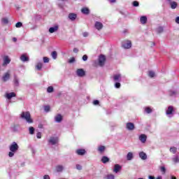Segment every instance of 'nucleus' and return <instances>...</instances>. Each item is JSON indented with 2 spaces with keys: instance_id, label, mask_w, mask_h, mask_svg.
Returning <instances> with one entry per match:
<instances>
[{
  "instance_id": "53",
  "label": "nucleus",
  "mask_w": 179,
  "mask_h": 179,
  "mask_svg": "<svg viewBox=\"0 0 179 179\" xmlns=\"http://www.w3.org/2000/svg\"><path fill=\"white\" fill-rule=\"evenodd\" d=\"M83 37H87V36H89V33H87V32H83Z\"/></svg>"
},
{
  "instance_id": "22",
  "label": "nucleus",
  "mask_w": 179,
  "mask_h": 179,
  "mask_svg": "<svg viewBox=\"0 0 179 179\" xmlns=\"http://www.w3.org/2000/svg\"><path fill=\"white\" fill-rule=\"evenodd\" d=\"M101 162L103 163V164H106V163H108L110 162V158L108 157L103 156L101 158Z\"/></svg>"
},
{
  "instance_id": "62",
  "label": "nucleus",
  "mask_w": 179,
  "mask_h": 179,
  "mask_svg": "<svg viewBox=\"0 0 179 179\" xmlns=\"http://www.w3.org/2000/svg\"><path fill=\"white\" fill-rule=\"evenodd\" d=\"M13 41H17V39L16 38H13Z\"/></svg>"
},
{
  "instance_id": "37",
  "label": "nucleus",
  "mask_w": 179,
  "mask_h": 179,
  "mask_svg": "<svg viewBox=\"0 0 179 179\" xmlns=\"http://www.w3.org/2000/svg\"><path fill=\"white\" fill-rule=\"evenodd\" d=\"M47 92L48 93H52L54 92V87H52V86L48 87L47 89Z\"/></svg>"
},
{
  "instance_id": "7",
  "label": "nucleus",
  "mask_w": 179,
  "mask_h": 179,
  "mask_svg": "<svg viewBox=\"0 0 179 179\" xmlns=\"http://www.w3.org/2000/svg\"><path fill=\"white\" fill-rule=\"evenodd\" d=\"M3 66H6L8 64H10V59H9L8 56H4L3 58Z\"/></svg>"
},
{
  "instance_id": "60",
  "label": "nucleus",
  "mask_w": 179,
  "mask_h": 179,
  "mask_svg": "<svg viewBox=\"0 0 179 179\" xmlns=\"http://www.w3.org/2000/svg\"><path fill=\"white\" fill-rule=\"evenodd\" d=\"M110 2H111L112 3H114V2H115V0H110Z\"/></svg>"
},
{
  "instance_id": "12",
  "label": "nucleus",
  "mask_w": 179,
  "mask_h": 179,
  "mask_svg": "<svg viewBox=\"0 0 179 179\" xmlns=\"http://www.w3.org/2000/svg\"><path fill=\"white\" fill-rule=\"evenodd\" d=\"M138 155L141 160H146L148 159V155L143 152H139Z\"/></svg>"
},
{
  "instance_id": "23",
  "label": "nucleus",
  "mask_w": 179,
  "mask_h": 179,
  "mask_svg": "<svg viewBox=\"0 0 179 179\" xmlns=\"http://www.w3.org/2000/svg\"><path fill=\"white\" fill-rule=\"evenodd\" d=\"M134 159V153L129 152L127 155V160H132Z\"/></svg>"
},
{
  "instance_id": "44",
  "label": "nucleus",
  "mask_w": 179,
  "mask_h": 179,
  "mask_svg": "<svg viewBox=\"0 0 179 179\" xmlns=\"http://www.w3.org/2000/svg\"><path fill=\"white\" fill-rule=\"evenodd\" d=\"M148 75L150 78H155V73L153 71H149Z\"/></svg>"
},
{
  "instance_id": "40",
  "label": "nucleus",
  "mask_w": 179,
  "mask_h": 179,
  "mask_svg": "<svg viewBox=\"0 0 179 179\" xmlns=\"http://www.w3.org/2000/svg\"><path fill=\"white\" fill-rule=\"evenodd\" d=\"M22 26H23V24L20 22H17L15 24V27H17V28L22 27Z\"/></svg>"
},
{
  "instance_id": "9",
  "label": "nucleus",
  "mask_w": 179,
  "mask_h": 179,
  "mask_svg": "<svg viewBox=\"0 0 179 179\" xmlns=\"http://www.w3.org/2000/svg\"><path fill=\"white\" fill-rule=\"evenodd\" d=\"M48 142L51 143V145H57V143H58V138L57 137H50Z\"/></svg>"
},
{
  "instance_id": "48",
  "label": "nucleus",
  "mask_w": 179,
  "mask_h": 179,
  "mask_svg": "<svg viewBox=\"0 0 179 179\" xmlns=\"http://www.w3.org/2000/svg\"><path fill=\"white\" fill-rule=\"evenodd\" d=\"M133 6H139V2H138L137 1H134Z\"/></svg>"
},
{
  "instance_id": "18",
  "label": "nucleus",
  "mask_w": 179,
  "mask_h": 179,
  "mask_svg": "<svg viewBox=\"0 0 179 179\" xmlns=\"http://www.w3.org/2000/svg\"><path fill=\"white\" fill-rule=\"evenodd\" d=\"M76 153H77V155H78L79 156H83V155L86 153V150L83 149H79L76 151Z\"/></svg>"
},
{
  "instance_id": "54",
  "label": "nucleus",
  "mask_w": 179,
  "mask_h": 179,
  "mask_svg": "<svg viewBox=\"0 0 179 179\" xmlns=\"http://www.w3.org/2000/svg\"><path fill=\"white\" fill-rule=\"evenodd\" d=\"M73 52H75L76 54H77V52H79V50L77 48H73Z\"/></svg>"
},
{
  "instance_id": "4",
  "label": "nucleus",
  "mask_w": 179,
  "mask_h": 179,
  "mask_svg": "<svg viewBox=\"0 0 179 179\" xmlns=\"http://www.w3.org/2000/svg\"><path fill=\"white\" fill-rule=\"evenodd\" d=\"M106 63V56L101 55L99 57V66H103Z\"/></svg>"
},
{
  "instance_id": "11",
  "label": "nucleus",
  "mask_w": 179,
  "mask_h": 179,
  "mask_svg": "<svg viewBox=\"0 0 179 179\" xmlns=\"http://www.w3.org/2000/svg\"><path fill=\"white\" fill-rule=\"evenodd\" d=\"M20 60H21L22 62H28V61H29V57H27V55L24 54V55H21V57H20Z\"/></svg>"
},
{
  "instance_id": "27",
  "label": "nucleus",
  "mask_w": 179,
  "mask_h": 179,
  "mask_svg": "<svg viewBox=\"0 0 179 179\" xmlns=\"http://www.w3.org/2000/svg\"><path fill=\"white\" fill-rule=\"evenodd\" d=\"M156 31L158 33V34H160V33H163V31H164V28H163V27H158Z\"/></svg>"
},
{
  "instance_id": "8",
  "label": "nucleus",
  "mask_w": 179,
  "mask_h": 179,
  "mask_svg": "<svg viewBox=\"0 0 179 179\" xmlns=\"http://www.w3.org/2000/svg\"><path fill=\"white\" fill-rule=\"evenodd\" d=\"M126 128L129 130V131H134L135 129V125L134 124V123L132 122H128L126 124Z\"/></svg>"
},
{
  "instance_id": "41",
  "label": "nucleus",
  "mask_w": 179,
  "mask_h": 179,
  "mask_svg": "<svg viewBox=\"0 0 179 179\" xmlns=\"http://www.w3.org/2000/svg\"><path fill=\"white\" fill-rule=\"evenodd\" d=\"M43 62L45 64H47V63L50 62V59L48 57H43Z\"/></svg>"
},
{
  "instance_id": "10",
  "label": "nucleus",
  "mask_w": 179,
  "mask_h": 179,
  "mask_svg": "<svg viewBox=\"0 0 179 179\" xmlns=\"http://www.w3.org/2000/svg\"><path fill=\"white\" fill-rule=\"evenodd\" d=\"M94 26L96 30H101L103 29V23L100 22H96Z\"/></svg>"
},
{
  "instance_id": "21",
  "label": "nucleus",
  "mask_w": 179,
  "mask_h": 179,
  "mask_svg": "<svg viewBox=\"0 0 179 179\" xmlns=\"http://www.w3.org/2000/svg\"><path fill=\"white\" fill-rule=\"evenodd\" d=\"M140 22L142 24H146V22H148V17H146V16H142L140 18Z\"/></svg>"
},
{
  "instance_id": "14",
  "label": "nucleus",
  "mask_w": 179,
  "mask_h": 179,
  "mask_svg": "<svg viewBox=\"0 0 179 179\" xmlns=\"http://www.w3.org/2000/svg\"><path fill=\"white\" fill-rule=\"evenodd\" d=\"M173 111H174L173 106H169L166 112V115H171V114H173Z\"/></svg>"
},
{
  "instance_id": "51",
  "label": "nucleus",
  "mask_w": 179,
  "mask_h": 179,
  "mask_svg": "<svg viewBox=\"0 0 179 179\" xmlns=\"http://www.w3.org/2000/svg\"><path fill=\"white\" fill-rule=\"evenodd\" d=\"M100 102L99 101V100H94L93 101V104L94 106H98V104Z\"/></svg>"
},
{
  "instance_id": "46",
  "label": "nucleus",
  "mask_w": 179,
  "mask_h": 179,
  "mask_svg": "<svg viewBox=\"0 0 179 179\" xmlns=\"http://www.w3.org/2000/svg\"><path fill=\"white\" fill-rule=\"evenodd\" d=\"M12 131H13V132H17V126L14 125V126L12 127Z\"/></svg>"
},
{
  "instance_id": "31",
  "label": "nucleus",
  "mask_w": 179,
  "mask_h": 179,
  "mask_svg": "<svg viewBox=\"0 0 179 179\" xmlns=\"http://www.w3.org/2000/svg\"><path fill=\"white\" fill-rule=\"evenodd\" d=\"M52 58L53 59H57V57H58V54L57 53V51H53L51 54Z\"/></svg>"
},
{
  "instance_id": "32",
  "label": "nucleus",
  "mask_w": 179,
  "mask_h": 179,
  "mask_svg": "<svg viewBox=\"0 0 179 179\" xmlns=\"http://www.w3.org/2000/svg\"><path fill=\"white\" fill-rule=\"evenodd\" d=\"M36 68L38 69V71H41V68H43V63H38Z\"/></svg>"
},
{
  "instance_id": "20",
  "label": "nucleus",
  "mask_w": 179,
  "mask_h": 179,
  "mask_svg": "<svg viewBox=\"0 0 179 179\" xmlns=\"http://www.w3.org/2000/svg\"><path fill=\"white\" fill-rule=\"evenodd\" d=\"M55 121L56 122H61L62 121V115L61 114H59L55 117Z\"/></svg>"
},
{
  "instance_id": "39",
  "label": "nucleus",
  "mask_w": 179,
  "mask_h": 179,
  "mask_svg": "<svg viewBox=\"0 0 179 179\" xmlns=\"http://www.w3.org/2000/svg\"><path fill=\"white\" fill-rule=\"evenodd\" d=\"M160 170H161V172L162 173V174H166V167L161 166Z\"/></svg>"
},
{
  "instance_id": "15",
  "label": "nucleus",
  "mask_w": 179,
  "mask_h": 179,
  "mask_svg": "<svg viewBox=\"0 0 179 179\" xmlns=\"http://www.w3.org/2000/svg\"><path fill=\"white\" fill-rule=\"evenodd\" d=\"M146 139H148V136H146V135H145V134L140 135L139 141H141V142H142V143H145V142H146Z\"/></svg>"
},
{
  "instance_id": "52",
  "label": "nucleus",
  "mask_w": 179,
  "mask_h": 179,
  "mask_svg": "<svg viewBox=\"0 0 179 179\" xmlns=\"http://www.w3.org/2000/svg\"><path fill=\"white\" fill-rule=\"evenodd\" d=\"M76 169H77V170H82V166H80V164H77Z\"/></svg>"
},
{
  "instance_id": "38",
  "label": "nucleus",
  "mask_w": 179,
  "mask_h": 179,
  "mask_svg": "<svg viewBox=\"0 0 179 179\" xmlns=\"http://www.w3.org/2000/svg\"><path fill=\"white\" fill-rule=\"evenodd\" d=\"M99 152H104V150H106V147L101 145L99 148H98Z\"/></svg>"
},
{
  "instance_id": "25",
  "label": "nucleus",
  "mask_w": 179,
  "mask_h": 179,
  "mask_svg": "<svg viewBox=\"0 0 179 179\" xmlns=\"http://www.w3.org/2000/svg\"><path fill=\"white\" fill-rule=\"evenodd\" d=\"M81 12L84 15H89V13H90V10L87 8H82Z\"/></svg>"
},
{
  "instance_id": "33",
  "label": "nucleus",
  "mask_w": 179,
  "mask_h": 179,
  "mask_svg": "<svg viewBox=\"0 0 179 179\" xmlns=\"http://www.w3.org/2000/svg\"><path fill=\"white\" fill-rule=\"evenodd\" d=\"M173 162H174L175 163H179V156L178 155H176L173 159H172Z\"/></svg>"
},
{
  "instance_id": "59",
  "label": "nucleus",
  "mask_w": 179,
  "mask_h": 179,
  "mask_svg": "<svg viewBox=\"0 0 179 179\" xmlns=\"http://www.w3.org/2000/svg\"><path fill=\"white\" fill-rule=\"evenodd\" d=\"M156 179H163V177L162 176H157Z\"/></svg>"
},
{
  "instance_id": "55",
  "label": "nucleus",
  "mask_w": 179,
  "mask_h": 179,
  "mask_svg": "<svg viewBox=\"0 0 179 179\" xmlns=\"http://www.w3.org/2000/svg\"><path fill=\"white\" fill-rule=\"evenodd\" d=\"M87 59V56L86 55H84L83 56V60L86 61Z\"/></svg>"
},
{
  "instance_id": "19",
  "label": "nucleus",
  "mask_w": 179,
  "mask_h": 179,
  "mask_svg": "<svg viewBox=\"0 0 179 179\" xmlns=\"http://www.w3.org/2000/svg\"><path fill=\"white\" fill-rule=\"evenodd\" d=\"M58 29H59L58 25H56V26H55L53 27H50L49 29V32H50L51 34L55 33V31H58Z\"/></svg>"
},
{
  "instance_id": "58",
  "label": "nucleus",
  "mask_w": 179,
  "mask_h": 179,
  "mask_svg": "<svg viewBox=\"0 0 179 179\" xmlns=\"http://www.w3.org/2000/svg\"><path fill=\"white\" fill-rule=\"evenodd\" d=\"M148 179H155L154 176H148Z\"/></svg>"
},
{
  "instance_id": "30",
  "label": "nucleus",
  "mask_w": 179,
  "mask_h": 179,
  "mask_svg": "<svg viewBox=\"0 0 179 179\" xmlns=\"http://www.w3.org/2000/svg\"><path fill=\"white\" fill-rule=\"evenodd\" d=\"M169 150L171 153H173V155H176V153H177V148L176 147H171Z\"/></svg>"
},
{
  "instance_id": "13",
  "label": "nucleus",
  "mask_w": 179,
  "mask_h": 179,
  "mask_svg": "<svg viewBox=\"0 0 179 179\" xmlns=\"http://www.w3.org/2000/svg\"><path fill=\"white\" fill-rule=\"evenodd\" d=\"M76 17H78V15L75 13L69 14V19L72 22H73V20H76Z\"/></svg>"
},
{
  "instance_id": "2",
  "label": "nucleus",
  "mask_w": 179,
  "mask_h": 179,
  "mask_svg": "<svg viewBox=\"0 0 179 179\" xmlns=\"http://www.w3.org/2000/svg\"><path fill=\"white\" fill-rule=\"evenodd\" d=\"M20 117L22 120H25L28 124H33V119H31V115H30V112H22L20 115Z\"/></svg>"
},
{
  "instance_id": "42",
  "label": "nucleus",
  "mask_w": 179,
  "mask_h": 179,
  "mask_svg": "<svg viewBox=\"0 0 179 179\" xmlns=\"http://www.w3.org/2000/svg\"><path fill=\"white\" fill-rule=\"evenodd\" d=\"M44 110H45V113L50 112V106H45L44 107Z\"/></svg>"
},
{
  "instance_id": "26",
  "label": "nucleus",
  "mask_w": 179,
  "mask_h": 179,
  "mask_svg": "<svg viewBox=\"0 0 179 179\" xmlns=\"http://www.w3.org/2000/svg\"><path fill=\"white\" fill-rule=\"evenodd\" d=\"M64 170V166L62 165H58L56 166V171L57 173H61Z\"/></svg>"
},
{
  "instance_id": "61",
  "label": "nucleus",
  "mask_w": 179,
  "mask_h": 179,
  "mask_svg": "<svg viewBox=\"0 0 179 179\" xmlns=\"http://www.w3.org/2000/svg\"><path fill=\"white\" fill-rule=\"evenodd\" d=\"M171 179H177V178H176V176H171Z\"/></svg>"
},
{
  "instance_id": "35",
  "label": "nucleus",
  "mask_w": 179,
  "mask_h": 179,
  "mask_svg": "<svg viewBox=\"0 0 179 179\" xmlns=\"http://www.w3.org/2000/svg\"><path fill=\"white\" fill-rule=\"evenodd\" d=\"M145 113H147V114H150V113H152V108H150V107H145Z\"/></svg>"
},
{
  "instance_id": "3",
  "label": "nucleus",
  "mask_w": 179,
  "mask_h": 179,
  "mask_svg": "<svg viewBox=\"0 0 179 179\" xmlns=\"http://www.w3.org/2000/svg\"><path fill=\"white\" fill-rule=\"evenodd\" d=\"M122 47L125 50H129L132 47V43L131 41H124L122 43Z\"/></svg>"
},
{
  "instance_id": "63",
  "label": "nucleus",
  "mask_w": 179,
  "mask_h": 179,
  "mask_svg": "<svg viewBox=\"0 0 179 179\" xmlns=\"http://www.w3.org/2000/svg\"><path fill=\"white\" fill-rule=\"evenodd\" d=\"M169 1H171V0H169Z\"/></svg>"
},
{
  "instance_id": "28",
  "label": "nucleus",
  "mask_w": 179,
  "mask_h": 179,
  "mask_svg": "<svg viewBox=\"0 0 179 179\" xmlns=\"http://www.w3.org/2000/svg\"><path fill=\"white\" fill-rule=\"evenodd\" d=\"M120 79H121V74L115 75L113 76V80L115 82H118L120 80Z\"/></svg>"
},
{
  "instance_id": "34",
  "label": "nucleus",
  "mask_w": 179,
  "mask_h": 179,
  "mask_svg": "<svg viewBox=\"0 0 179 179\" xmlns=\"http://www.w3.org/2000/svg\"><path fill=\"white\" fill-rule=\"evenodd\" d=\"M1 23H3V24H8V23H9V20L8 18H3L1 19Z\"/></svg>"
},
{
  "instance_id": "24",
  "label": "nucleus",
  "mask_w": 179,
  "mask_h": 179,
  "mask_svg": "<svg viewBox=\"0 0 179 179\" xmlns=\"http://www.w3.org/2000/svg\"><path fill=\"white\" fill-rule=\"evenodd\" d=\"M14 85L15 86H19V78H17V76L14 75Z\"/></svg>"
},
{
  "instance_id": "36",
  "label": "nucleus",
  "mask_w": 179,
  "mask_h": 179,
  "mask_svg": "<svg viewBox=\"0 0 179 179\" xmlns=\"http://www.w3.org/2000/svg\"><path fill=\"white\" fill-rule=\"evenodd\" d=\"M29 131L30 135H34V127H30L29 128Z\"/></svg>"
},
{
  "instance_id": "49",
  "label": "nucleus",
  "mask_w": 179,
  "mask_h": 179,
  "mask_svg": "<svg viewBox=\"0 0 179 179\" xmlns=\"http://www.w3.org/2000/svg\"><path fill=\"white\" fill-rule=\"evenodd\" d=\"M74 62H75V57H71V58L69 60V64H73Z\"/></svg>"
},
{
  "instance_id": "57",
  "label": "nucleus",
  "mask_w": 179,
  "mask_h": 179,
  "mask_svg": "<svg viewBox=\"0 0 179 179\" xmlns=\"http://www.w3.org/2000/svg\"><path fill=\"white\" fill-rule=\"evenodd\" d=\"M176 22L178 23V24H179V17L176 18Z\"/></svg>"
},
{
  "instance_id": "43",
  "label": "nucleus",
  "mask_w": 179,
  "mask_h": 179,
  "mask_svg": "<svg viewBox=\"0 0 179 179\" xmlns=\"http://www.w3.org/2000/svg\"><path fill=\"white\" fill-rule=\"evenodd\" d=\"M106 178L107 179H114L115 176L113 174H109V175H107Z\"/></svg>"
},
{
  "instance_id": "47",
  "label": "nucleus",
  "mask_w": 179,
  "mask_h": 179,
  "mask_svg": "<svg viewBox=\"0 0 179 179\" xmlns=\"http://www.w3.org/2000/svg\"><path fill=\"white\" fill-rule=\"evenodd\" d=\"M170 96H176L177 94V92L176 91H171L169 92Z\"/></svg>"
},
{
  "instance_id": "5",
  "label": "nucleus",
  "mask_w": 179,
  "mask_h": 179,
  "mask_svg": "<svg viewBox=\"0 0 179 179\" xmlns=\"http://www.w3.org/2000/svg\"><path fill=\"white\" fill-rule=\"evenodd\" d=\"M77 76L80 78H83L85 75H86V73L85 72V70L83 69H78L76 71Z\"/></svg>"
},
{
  "instance_id": "6",
  "label": "nucleus",
  "mask_w": 179,
  "mask_h": 179,
  "mask_svg": "<svg viewBox=\"0 0 179 179\" xmlns=\"http://www.w3.org/2000/svg\"><path fill=\"white\" fill-rule=\"evenodd\" d=\"M10 78V71H8L2 77L3 82H7V80H9V78Z\"/></svg>"
},
{
  "instance_id": "1",
  "label": "nucleus",
  "mask_w": 179,
  "mask_h": 179,
  "mask_svg": "<svg viewBox=\"0 0 179 179\" xmlns=\"http://www.w3.org/2000/svg\"><path fill=\"white\" fill-rule=\"evenodd\" d=\"M10 152H8L9 157H13L15 156V153L19 150V145L16 142L12 143V144L9 146Z\"/></svg>"
},
{
  "instance_id": "50",
  "label": "nucleus",
  "mask_w": 179,
  "mask_h": 179,
  "mask_svg": "<svg viewBox=\"0 0 179 179\" xmlns=\"http://www.w3.org/2000/svg\"><path fill=\"white\" fill-rule=\"evenodd\" d=\"M36 138H37L38 139H41V132H38V133L36 134Z\"/></svg>"
},
{
  "instance_id": "29",
  "label": "nucleus",
  "mask_w": 179,
  "mask_h": 179,
  "mask_svg": "<svg viewBox=\"0 0 179 179\" xmlns=\"http://www.w3.org/2000/svg\"><path fill=\"white\" fill-rule=\"evenodd\" d=\"M170 5H171V9H176V8H177V2H176V1H171V3H170Z\"/></svg>"
},
{
  "instance_id": "16",
  "label": "nucleus",
  "mask_w": 179,
  "mask_h": 179,
  "mask_svg": "<svg viewBox=\"0 0 179 179\" xmlns=\"http://www.w3.org/2000/svg\"><path fill=\"white\" fill-rule=\"evenodd\" d=\"M121 169H122V167L120 164H115L114 166L113 172L117 173L118 171H121Z\"/></svg>"
},
{
  "instance_id": "56",
  "label": "nucleus",
  "mask_w": 179,
  "mask_h": 179,
  "mask_svg": "<svg viewBox=\"0 0 179 179\" xmlns=\"http://www.w3.org/2000/svg\"><path fill=\"white\" fill-rule=\"evenodd\" d=\"M43 179H50V176L48 175H45Z\"/></svg>"
},
{
  "instance_id": "45",
  "label": "nucleus",
  "mask_w": 179,
  "mask_h": 179,
  "mask_svg": "<svg viewBox=\"0 0 179 179\" xmlns=\"http://www.w3.org/2000/svg\"><path fill=\"white\" fill-rule=\"evenodd\" d=\"M115 87H116V89H120L121 87V83H116L115 84Z\"/></svg>"
},
{
  "instance_id": "17",
  "label": "nucleus",
  "mask_w": 179,
  "mask_h": 179,
  "mask_svg": "<svg viewBox=\"0 0 179 179\" xmlns=\"http://www.w3.org/2000/svg\"><path fill=\"white\" fill-rule=\"evenodd\" d=\"M6 97L8 99V100H10L12 97H16V94L15 92L7 93Z\"/></svg>"
}]
</instances>
